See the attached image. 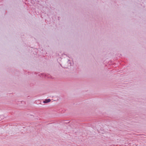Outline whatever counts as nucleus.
Listing matches in <instances>:
<instances>
[{"mask_svg":"<svg viewBox=\"0 0 146 146\" xmlns=\"http://www.w3.org/2000/svg\"><path fill=\"white\" fill-rule=\"evenodd\" d=\"M50 101V99H46L43 101L44 103H46L49 102Z\"/></svg>","mask_w":146,"mask_h":146,"instance_id":"nucleus-1","label":"nucleus"}]
</instances>
